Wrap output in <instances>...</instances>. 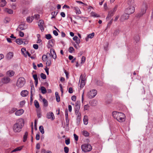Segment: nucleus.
Masks as SVG:
<instances>
[{"label":"nucleus","mask_w":153,"mask_h":153,"mask_svg":"<svg viewBox=\"0 0 153 153\" xmlns=\"http://www.w3.org/2000/svg\"><path fill=\"white\" fill-rule=\"evenodd\" d=\"M24 120L22 118L19 119L16 121L13 126V130L16 133L20 132L24 125Z\"/></svg>","instance_id":"obj_1"},{"label":"nucleus","mask_w":153,"mask_h":153,"mask_svg":"<svg viewBox=\"0 0 153 153\" xmlns=\"http://www.w3.org/2000/svg\"><path fill=\"white\" fill-rule=\"evenodd\" d=\"M112 115L113 117L120 122H122L125 120V115L123 113L114 111L112 113Z\"/></svg>","instance_id":"obj_2"},{"label":"nucleus","mask_w":153,"mask_h":153,"mask_svg":"<svg viewBox=\"0 0 153 153\" xmlns=\"http://www.w3.org/2000/svg\"><path fill=\"white\" fill-rule=\"evenodd\" d=\"M25 82V79L24 77H20L17 80L16 86L19 88H21L24 86Z\"/></svg>","instance_id":"obj_3"},{"label":"nucleus","mask_w":153,"mask_h":153,"mask_svg":"<svg viewBox=\"0 0 153 153\" xmlns=\"http://www.w3.org/2000/svg\"><path fill=\"white\" fill-rule=\"evenodd\" d=\"M81 148L82 151L86 152H89L92 149V146L89 144H84L81 145Z\"/></svg>","instance_id":"obj_4"},{"label":"nucleus","mask_w":153,"mask_h":153,"mask_svg":"<svg viewBox=\"0 0 153 153\" xmlns=\"http://www.w3.org/2000/svg\"><path fill=\"white\" fill-rule=\"evenodd\" d=\"M147 8V6L146 4H143L142 6L141 11L140 13L137 15L138 17H140L144 14Z\"/></svg>","instance_id":"obj_5"},{"label":"nucleus","mask_w":153,"mask_h":153,"mask_svg":"<svg viewBox=\"0 0 153 153\" xmlns=\"http://www.w3.org/2000/svg\"><path fill=\"white\" fill-rule=\"evenodd\" d=\"M97 94V91L95 89H93L88 92L87 96L89 98L91 99L94 97Z\"/></svg>","instance_id":"obj_6"},{"label":"nucleus","mask_w":153,"mask_h":153,"mask_svg":"<svg viewBox=\"0 0 153 153\" xmlns=\"http://www.w3.org/2000/svg\"><path fill=\"white\" fill-rule=\"evenodd\" d=\"M135 11V8L133 5H131L126 9L125 12L129 15L133 13Z\"/></svg>","instance_id":"obj_7"},{"label":"nucleus","mask_w":153,"mask_h":153,"mask_svg":"<svg viewBox=\"0 0 153 153\" xmlns=\"http://www.w3.org/2000/svg\"><path fill=\"white\" fill-rule=\"evenodd\" d=\"M129 17V15L127 13H126L121 16L120 20L121 22H123L125 20L128 19Z\"/></svg>","instance_id":"obj_8"},{"label":"nucleus","mask_w":153,"mask_h":153,"mask_svg":"<svg viewBox=\"0 0 153 153\" xmlns=\"http://www.w3.org/2000/svg\"><path fill=\"white\" fill-rule=\"evenodd\" d=\"M46 117L48 119H51L53 120L55 119V117L53 113L52 112H50L48 113L46 115Z\"/></svg>","instance_id":"obj_9"},{"label":"nucleus","mask_w":153,"mask_h":153,"mask_svg":"<svg viewBox=\"0 0 153 153\" xmlns=\"http://www.w3.org/2000/svg\"><path fill=\"white\" fill-rule=\"evenodd\" d=\"M50 54L51 55L52 58L54 59H56L57 57L56 53L55 52L54 50L53 49H50Z\"/></svg>","instance_id":"obj_10"},{"label":"nucleus","mask_w":153,"mask_h":153,"mask_svg":"<svg viewBox=\"0 0 153 153\" xmlns=\"http://www.w3.org/2000/svg\"><path fill=\"white\" fill-rule=\"evenodd\" d=\"M24 112V110L22 109H21L16 111L15 112V114L17 116H20L22 115Z\"/></svg>","instance_id":"obj_11"},{"label":"nucleus","mask_w":153,"mask_h":153,"mask_svg":"<svg viewBox=\"0 0 153 153\" xmlns=\"http://www.w3.org/2000/svg\"><path fill=\"white\" fill-rule=\"evenodd\" d=\"M10 80V78L9 77H5L2 79L1 81L3 83L6 84L9 82Z\"/></svg>","instance_id":"obj_12"},{"label":"nucleus","mask_w":153,"mask_h":153,"mask_svg":"<svg viewBox=\"0 0 153 153\" xmlns=\"http://www.w3.org/2000/svg\"><path fill=\"white\" fill-rule=\"evenodd\" d=\"M13 56V54L12 52H10L8 53L6 56V58L7 59H11Z\"/></svg>","instance_id":"obj_13"},{"label":"nucleus","mask_w":153,"mask_h":153,"mask_svg":"<svg viewBox=\"0 0 153 153\" xmlns=\"http://www.w3.org/2000/svg\"><path fill=\"white\" fill-rule=\"evenodd\" d=\"M33 76L35 80V85L36 86H37L38 84V79L37 75L36 74H33Z\"/></svg>","instance_id":"obj_14"},{"label":"nucleus","mask_w":153,"mask_h":153,"mask_svg":"<svg viewBox=\"0 0 153 153\" xmlns=\"http://www.w3.org/2000/svg\"><path fill=\"white\" fill-rule=\"evenodd\" d=\"M28 94V92L26 90H24L21 91V94L23 97H25Z\"/></svg>","instance_id":"obj_15"},{"label":"nucleus","mask_w":153,"mask_h":153,"mask_svg":"<svg viewBox=\"0 0 153 153\" xmlns=\"http://www.w3.org/2000/svg\"><path fill=\"white\" fill-rule=\"evenodd\" d=\"M7 76L11 77L14 74V72L13 71L10 70L7 72Z\"/></svg>","instance_id":"obj_16"},{"label":"nucleus","mask_w":153,"mask_h":153,"mask_svg":"<svg viewBox=\"0 0 153 153\" xmlns=\"http://www.w3.org/2000/svg\"><path fill=\"white\" fill-rule=\"evenodd\" d=\"M73 39L75 41L77 44H79L80 42V39L76 36H74L73 38Z\"/></svg>","instance_id":"obj_17"},{"label":"nucleus","mask_w":153,"mask_h":153,"mask_svg":"<svg viewBox=\"0 0 153 153\" xmlns=\"http://www.w3.org/2000/svg\"><path fill=\"white\" fill-rule=\"evenodd\" d=\"M54 42V40L53 39H51L49 40L48 42V48H49L52 47Z\"/></svg>","instance_id":"obj_18"},{"label":"nucleus","mask_w":153,"mask_h":153,"mask_svg":"<svg viewBox=\"0 0 153 153\" xmlns=\"http://www.w3.org/2000/svg\"><path fill=\"white\" fill-rule=\"evenodd\" d=\"M21 51L22 53L24 55V56L25 57H27V54L26 53L27 52V51H26V49L25 48H22L21 49Z\"/></svg>","instance_id":"obj_19"},{"label":"nucleus","mask_w":153,"mask_h":153,"mask_svg":"<svg viewBox=\"0 0 153 153\" xmlns=\"http://www.w3.org/2000/svg\"><path fill=\"white\" fill-rule=\"evenodd\" d=\"M73 9L75 11L76 14H80L81 13V11L77 7H73Z\"/></svg>","instance_id":"obj_20"},{"label":"nucleus","mask_w":153,"mask_h":153,"mask_svg":"<svg viewBox=\"0 0 153 153\" xmlns=\"http://www.w3.org/2000/svg\"><path fill=\"white\" fill-rule=\"evenodd\" d=\"M97 101L94 100H92L90 102L91 105L92 106H95L97 105Z\"/></svg>","instance_id":"obj_21"},{"label":"nucleus","mask_w":153,"mask_h":153,"mask_svg":"<svg viewBox=\"0 0 153 153\" xmlns=\"http://www.w3.org/2000/svg\"><path fill=\"white\" fill-rule=\"evenodd\" d=\"M6 1L5 0H1L0 1V6L3 7L5 6L6 4Z\"/></svg>","instance_id":"obj_22"},{"label":"nucleus","mask_w":153,"mask_h":153,"mask_svg":"<svg viewBox=\"0 0 153 153\" xmlns=\"http://www.w3.org/2000/svg\"><path fill=\"white\" fill-rule=\"evenodd\" d=\"M76 115V120L78 121H79L81 118V114L80 112H79L75 114Z\"/></svg>","instance_id":"obj_23"},{"label":"nucleus","mask_w":153,"mask_h":153,"mask_svg":"<svg viewBox=\"0 0 153 153\" xmlns=\"http://www.w3.org/2000/svg\"><path fill=\"white\" fill-rule=\"evenodd\" d=\"M16 42L18 45H21L23 43V41L21 39H16Z\"/></svg>","instance_id":"obj_24"},{"label":"nucleus","mask_w":153,"mask_h":153,"mask_svg":"<svg viewBox=\"0 0 153 153\" xmlns=\"http://www.w3.org/2000/svg\"><path fill=\"white\" fill-rule=\"evenodd\" d=\"M86 78H85V76H84L82 74H81L79 77V82H80V80L82 81L85 82Z\"/></svg>","instance_id":"obj_25"},{"label":"nucleus","mask_w":153,"mask_h":153,"mask_svg":"<svg viewBox=\"0 0 153 153\" xmlns=\"http://www.w3.org/2000/svg\"><path fill=\"white\" fill-rule=\"evenodd\" d=\"M42 101L43 103V105L45 107H46L48 106V103L47 100L45 98L42 99Z\"/></svg>","instance_id":"obj_26"},{"label":"nucleus","mask_w":153,"mask_h":153,"mask_svg":"<svg viewBox=\"0 0 153 153\" xmlns=\"http://www.w3.org/2000/svg\"><path fill=\"white\" fill-rule=\"evenodd\" d=\"M82 134L85 137H88L89 135V133L86 131L84 130L82 131Z\"/></svg>","instance_id":"obj_27"},{"label":"nucleus","mask_w":153,"mask_h":153,"mask_svg":"<svg viewBox=\"0 0 153 153\" xmlns=\"http://www.w3.org/2000/svg\"><path fill=\"white\" fill-rule=\"evenodd\" d=\"M83 122L84 124L87 125L88 123V120L87 116H85L83 119Z\"/></svg>","instance_id":"obj_28"},{"label":"nucleus","mask_w":153,"mask_h":153,"mask_svg":"<svg viewBox=\"0 0 153 153\" xmlns=\"http://www.w3.org/2000/svg\"><path fill=\"white\" fill-rule=\"evenodd\" d=\"M33 19L34 18L33 16H29L27 18V21L28 22L30 23L32 22Z\"/></svg>","instance_id":"obj_29"},{"label":"nucleus","mask_w":153,"mask_h":153,"mask_svg":"<svg viewBox=\"0 0 153 153\" xmlns=\"http://www.w3.org/2000/svg\"><path fill=\"white\" fill-rule=\"evenodd\" d=\"M4 11L9 14H12L13 13V11L12 10L7 8L5 9Z\"/></svg>","instance_id":"obj_30"},{"label":"nucleus","mask_w":153,"mask_h":153,"mask_svg":"<svg viewBox=\"0 0 153 153\" xmlns=\"http://www.w3.org/2000/svg\"><path fill=\"white\" fill-rule=\"evenodd\" d=\"M22 148V146H20L18 147L15 149L13 150H12L11 151V152H16L18 151H19L21 150Z\"/></svg>","instance_id":"obj_31"},{"label":"nucleus","mask_w":153,"mask_h":153,"mask_svg":"<svg viewBox=\"0 0 153 153\" xmlns=\"http://www.w3.org/2000/svg\"><path fill=\"white\" fill-rule=\"evenodd\" d=\"M10 20V18L6 17L4 20V23L6 24L9 23Z\"/></svg>","instance_id":"obj_32"},{"label":"nucleus","mask_w":153,"mask_h":153,"mask_svg":"<svg viewBox=\"0 0 153 153\" xmlns=\"http://www.w3.org/2000/svg\"><path fill=\"white\" fill-rule=\"evenodd\" d=\"M41 92L43 94H45L46 93V90L45 88L43 86H42L41 88Z\"/></svg>","instance_id":"obj_33"},{"label":"nucleus","mask_w":153,"mask_h":153,"mask_svg":"<svg viewBox=\"0 0 153 153\" xmlns=\"http://www.w3.org/2000/svg\"><path fill=\"white\" fill-rule=\"evenodd\" d=\"M39 129L42 134H44V130L43 126H41L39 127Z\"/></svg>","instance_id":"obj_34"},{"label":"nucleus","mask_w":153,"mask_h":153,"mask_svg":"<svg viewBox=\"0 0 153 153\" xmlns=\"http://www.w3.org/2000/svg\"><path fill=\"white\" fill-rule=\"evenodd\" d=\"M27 135H28V132H27L26 131L25 132V134L23 137V139H24L23 141L24 142H25L26 141L27 139Z\"/></svg>","instance_id":"obj_35"},{"label":"nucleus","mask_w":153,"mask_h":153,"mask_svg":"<svg viewBox=\"0 0 153 153\" xmlns=\"http://www.w3.org/2000/svg\"><path fill=\"white\" fill-rule=\"evenodd\" d=\"M134 3V0H128V4L129 6L131 5H133Z\"/></svg>","instance_id":"obj_36"},{"label":"nucleus","mask_w":153,"mask_h":153,"mask_svg":"<svg viewBox=\"0 0 153 153\" xmlns=\"http://www.w3.org/2000/svg\"><path fill=\"white\" fill-rule=\"evenodd\" d=\"M117 7H115L113 10H111L108 13L110 14L111 16H112L114 14V12L116 11V9Z\"/></svg>","instance_id":"obj_37"},{"label":"nucleus","mask_w":153,"mask_h":153,"mask_svg":"<svg viewBox=\"0 0 153 153\" xmlns=\"http://www.w3.org/2000/svg\"><path fill=\"white\" fill-rule=\"evenodd\" d=\"M17 110V108H12L9 111V113L10 114H12L15 112Z\"/></svg>","instance_id":"obj_38"},{"label":"nucleus","mask_w":153,"mask_h":153,"mask_svg":"<svg viewBox=\"0 0 153 153\" xmlns=\"http://www.w3.org/2000/svg\"><path fill=\"white\" fill-rule=\"evenodd\" d=\"M85 82L84 81H80V89L82 88L85 86Z\"/></svg>","instance_id":"obj_39"},{"label":"nucleus","mask_w":153,"mask_h":153,"mask_svg":"<svg viewBox=\"0 0 153 153\" xmlns=\"http://www.w3.org/2000/svg\"><path fill=\"white\" fill-rule=\"evenodd\" d=\"M34 103L36 107L38 108L39 107V105L38 102L36 100H35L34 101Z\"/></svg>","instance_id":"obj_40"},{"label":"nucleus","mask_w":153,"mask_h":153,"mask_svg":"<svg viewBox=\"0 0 153 153\" xmlns=\"http://www.w3.org/2000/svg\"><path fill=\"white\" fill-rule=\"evenodd\" d=\"M80 107H79L78 106L77 107H75L74 108V111H75V113H78L79 112V110Z\"/></svg>","instance_id":"obj_41"},{"label":"nucleus","mask_w":153,"mask_h":153,"mask_svg":"<svg viewBox=\"0 0 153 153\" xmlns=\"http://www.w3.org/2000/svg\"><path fill=\"white\" fill-rule=\"evenodd\" d=\"M95 33H94L93 32L89 34L88 35V38H89L90 39H92L93 38L94 36Z\"/></svg>","instance_id":"obj_42"},{"label":"nucleus","mask_w":153,"mask_h":153,"mask_svg":"<svg viewBox=\"0 0 153 153\" xmlns=\"http://www.w3.org/2000/svg\"><path fill=\"white\" fill-rule=\"evenodd\" d=\"M120 32V30L119 29L116 30L113 33V35L116 36Z\"/></svg>","instance_id":"obj_43"},{"label":"nucleus","mask_w":153,"mask_h":153,"mask_svg":"<svg viewBox=\"0 0 153 153\" xmlns=\"http://www.w3.org/2000/svg\"><path fill=\"white\" fill-rule=\"evenodd\" d=\"M34 88L33 86H31V88L30 89V93L31 94V96H33V93L34 92Z\"/></svg>","instance_id":"obj_44"},{"label":"nucleus","mask_w":153,"mask_h":153,"mask_svg":"<svg viewBox=\"0 0 153 153\" xmlns=\"http://www.w3.org/2000/svg\"><path fill=\"white\" fill-rule=\"evenodd\" d=\"M45 37L47 39H51L52 36L50 34H47L45 35Z\"/></svg>","instance_id":"obj_45"},{"label":"nucleus","mask_w":153,"mask_h":153,"mask_svg":"<svg viewBox=\"0 0 153 153\" xmlns=\"http://www.w3.org/2000/svg\"><path fill=\"white\" fill-rule=\"evenodd\" d=\"M41 77L43 79H45L46 78V75L43 73H42L41 74Z\"/></svg>","instance_id":"obj_46"},{"label":"nucleus","mask_w":153,"mask_h":153,"mask_svg":"<svg viewBox=\"0 0 153 153\" xmlns=\"http://www.w3.org/2000/svg\"><path fill=\"white\" fill-rule=\"evenodd\" d=\"M25 100L21 101L20 103V105L21 107H22L25 104Z\"/></svg>","instance_id":"obj_47"},{"label":"nucleus","mask_w":153,"mask_h":153,"mask_svg":"<svg viewBox=\"0 0 153 153\" xmlns=\"http://www.w3.org/2000/svg\"><path fill=\"white\" fill-rule=\"evenodd\" d=\"M64 152L65 153H68L69 152V149L68 147L65 146L64 148Z\"/></svg>","instance_id":"obj_48"},{"label":"nucleus","mask_w":153,"mask_h":153,"mask_svg":"<svg viewBox=\"0 0 153 153\" xmlns=\"http://www.w3.org/2000/svg\"><path fill=\"white\" fill-rule=\"evenodd\" d=\"M44 23V21L43 20H40L39 22L38 25H43Z\"/></svg>","instance_id":"obj_49"},{"label":"nucleus","mask_w":153,"mask_h":153,"mask_svg":"<svg viewBox=\"0 0 153 153\" xmlns=\"http://www.w3.org/2000/svg\"><path fill=\"white\" fill-rule=\"evenodd\" d=\"M74 49L72 47H70L69 48V52L70 53H72Z\"/></svg>","instance_id":"obj_50"},{"label":"nucleus","mask_w":153,"mask_h":153,"mask_svg":"<svg viewBox=\"0 0 153 153\" xmlns=\"http://www.w3.org/2000/svg\"><path fill=\"white\" fill-rule=\"evenodd\" d=\"M42 59L44 61H45L47 60V56L45 55H43L42 56Z\"/></svg>","instance_id":"obj_51"},{"label":"nucleus","mask_w":153,"mask_h":153,"mask_svg":"<svg viewBox=\"0 0 153 153\" xmlns=\"http://www.w3.org/2000/svg\"><path fill=\"white\" fill-rule=\"evenodd\" d=\"M33 18L36 20H38L39 17V16L38 14H35L33 16Z\"/></svg>","instance_id":"obj_52"},{"label":"nucleus","mask_w":153,"mask_h":153,"mask_svg":"<svg viewBox=\"0 0 153 153\" xmlns=\"http://www.w3.org/2000/svg\"><path fill=\"white\" fill-rule=\"evenodd\" d=\"M89 108V106L88 105H85L84 106V110H88Z\"/></svg>","instance_id":"obj_53"},{"label":"nucleus","mask_w":153,"mask_h":153,"mask_svg":"<svg viewBox=\"0 0 153 153\" xmlns=\"http://www.w3.org/2000/svg\"><path fill=\"white\" fill-rule=\"evenodd\" d=\"M92 16L95 17H100V15L97 14L95 13H93L92 15Z\"/></svg>","instance_id":"obj_54"},{"label":"nucleus","mask_w":153,"mask_h":153,"mask_svg":"<svg viewBox=\"0 0 153 153\" xmlns=\"http://www.w3.org/2000/svg\"><path fill=\"white\" fill-rule=\"evenodd\" d=\"M85 60V57L84 56H82L81 59V63L83 64L84 63Z\"/></svg>","instance_id":"obj_55"},{"label":"nucleus","mask_w":153,"mask_h":153,"mask_svg":"<svg viewBox=\"0 0 153 153\" xmlns=\"http://www.w3.org/2000/svg\"><path fill=\"white\" fill-rule=\"evenodd\" d=\"M64 72L66 75V78L67 79H68L69 78V73L68 72H67L65 70H64Z\"/></svg>","instance_id":"obj_56"},{"label":"nucleus","mask_w":153,"mask_h":153,"mask_svg":"<svg viewBox=\"0 0 153 153\" xmlns=\"http://www.w3.org/2000/svg\"><path fill=\"white\" fill-rule=\"evenodd\" d=\"M51 64V62L50 60L47 61L46 63V65L47 66H49Z\"/></svg>","instance_id":"obj_57"},{"label":"nucleus","mask_w":153,"mask_h":153,"mask_svg":"<svg viewBox=\"0 0 153 153\" xmlns=\"http://www.w3.org/2000/svg\"><path fill=\"white\" fill-rule=\"evenodd\" d=\"M37 117L38 118H40L41 117L42 114L40 111H38L37 112Z\"/></svg>","instance_id":"obj_58"},{"label":"nucleus","mask_w":153,"mask_h":153,"mask_svg":"<svg viewBox=\"0 0 153 153\" xmlns=\"http://www.w3.org/2000/svg\"><path fill=\"white\" fill-rule=\"evenodd\" d=\"M65 143L66 145H68L70 144V140L69 139H67L65 140Z\"/></svg>","instance_id":"obj_59"},{"label":"nucleus","mask_w":153,"mask_h":153,"mask_svg":"<svg viewBox=\"0 0 153 153\" xmlns=\"http://www.w3.org/2000/svg\"><path fill=\"white\" fill-rule=\"evenodd\" d=\"M40 139V135L39 134H37L36 136V140H39Z\"/></svg>","instance_id":"obj_60"},{"label":"nucleus","mask_w":153,"mask_h":153,"mask_svg":"<svg viewBox=\"0 0 153 153\" xmlns=\"http://www.w3.org/2000/svg\"><path fill=\"white\" fill-rule=\"evenodd\" d=\"M78 106L79 107H80V104L79 102L77 101L76 102L75 107H78Z\"/></svg>","instance_id":"obj_61"},{"label":"nucleus","mask_w":153,"mask_h":153,"mask_svg":"<svg viewBox=\"0 0 153 153\" xmlns=\"http://www.w3.org/2000/svg\"><path fill=\"white\" fill-rule=\"evenodd\" d=\"M140 38L139 36H137L135 37V38H134V39L135 41H136V42H138Z\"/></svg>","instance_id":"obj_62"},{"label":"nucleus","mask_w":153,"mask_h":153,"mask_svg":"<svg viewBox=\"0 0 153 153\" xmlns=\"http://www.w3.org/2000/svg\"><path fill=\"white\" fill-rule=\"evenodd\" d=\"M33 48L35 49H37L38 48V45L37 44H34L33 45Z\"/></svg>","instance_id":"obj_63"},{"label":"nucleus","mask_w":153,"mask_h":153,"mask_svg":"<svg viewBox=\"0 0 153 153\" xmlns=\"http://www.w3.org/2000/svg\"><path fill=\"white\" fill-rule=\"evenodd\" d=\"M45 70L46 71V73L48 75L49 74V68L47 67H46L45 68Z\"/></svg>","instance_id":"obj_64"}]
</instances>
